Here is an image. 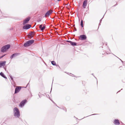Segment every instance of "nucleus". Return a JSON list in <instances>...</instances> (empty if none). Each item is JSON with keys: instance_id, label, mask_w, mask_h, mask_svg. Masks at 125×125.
<instances>
[{"instance_id": "14", "label": "nucleus", "mask_w": 125, "mask_h": 125, "mask_svg": "<svg viewBox=\"0 0 125 125\" xmlns=\"http://www.w3.org/2000/svg\"><path fill=\"white\" fill-rule=\"evenodd\" d=\"M114 123L116 125H119L120 123L118 119H115L114 122Z\"/></svg>"}, {"instance_id": "22", "label": "nucleus", "mask_w": 125, "mask_h": 125, "mask_svg": "<svg viewBox=\"0 0 125 125\" xmlns=\"http://www.w3.org/2000/svg\"><path fill=\"white\" fill-rule=\"evenodd\" d=\"M66 41L67 42H69V43L70 44L71 43V41Z\"/></svg>"}, {"instance_id": "2", "label": "nucleus", "mask_w": 125, "mask_h": 125, "mask_svg": "<svg viewBox=\"0 0 125 125\" xmlns=\"http://www.w3.org/2000/svg\"><path fill=\"white\" fill-rule=\"evenodd\" d=\"M10 45L9 44H7L3 46L1 48V52H4L6 50L10 48Z\"/></svg>"}, {"instance_id": "10", "label": "nucleus", "mask_w": 125, "mask_h": 125, "mask_svg": "<svg viewBox=\"0 0 125 125\" xmlns=\"http://www.w3.org/2000/svg\"><path fill=\"white\" fill-rule=\"evenodd\" d=\"M39 28L42 31H43L45 28V24L40 25L39 26Z\"/></svg>"}, {"instance_id": "20", "label": "nucleus", "mask_w": 125, "mask_h": 125, "mask_svg": "<svg viewBox=\"0 0 125 125\" xmlns=\"http://www.w3.org/2000/svg\"><path fill=\"white\" fill-rule=\"evenodd\" d=\"M10 76L11 78V80L13 81V79L12 76L11 75H10Z\"/></svg>"}, {"instance_id": "30", "label": "nucleus", "mask_w": 125, "mask_h": 125, "mask_svg": "<svg viewBox=\"0 0 125 125\" xmlns=\"http://www.w3.org/2000/svg\"><path fill=\"white\" fill-rule=\"evenodd\" d=\"M90 116V115H89V116H86V117H88V116Z\"/></svg>"}, {"instance_id": "7", "label": "nucleus", "mask_w": 125, "mask_h": 125, "mask_svg": "<svg viewBox=\"0 0 125 125\" xmlns=\"http://www.w3.org/2000/svg\"><path fill=\"white\" fill-rule=\"evenodd\" d=\"M52 11L51 10H50L48 11L45 14L44 16L45 17L49 16L52 13Z\"/></svg>"}, {"instance_id": "19", "label": "nucleus", "mask_w": 125, "mask_h": 125, "mask_svg": "<svg viewBox=\"0 0 125 125\" xmlns=\"http://www.w3.org/2000/svg\"><path fill=\"white\" fill-rule=\"evenodd\" d=\"M51 63L53 65H55L56 64L55 62L54 61H52L51 62Z\"/></svg>"}, {"instance_id": "21", "label": "nucleus", "mask_w": 125, "mask_h": 125, "mask_svg": "<svg viewBox=\"0 0 125 125\" xmlns=\"http://www.w3.org/2000/svg\"><path fill=\"white\" fill-rule=\"evenodd\" d=\"M103 19V18L100 20V22L99 24V25H100L101 23H100L102 21V19Z\"/></svg>"}, {"instance_id": "11", "label": "nucleus", "mask_w": 125, "mask_h": 125, "mask_svg": "<svg viewBox=\"0 0 125 125\" xmlns=\"http://www.w3.org/2000/svg\"><path fill=\"white\" fill-rule=\"evenodd\" d=\"M30 20V18L29 17L27 18L23 21V25H24L28 23Z\"/></svg>"}, {"instance_id": "26", "label": "nucleus", "mask_w": 125, "mask_h": 125, "mask_svg": "<svg viewBox=\"0 0 125 125\" xmlns=\"http://www.w3.org/2000/svg\"><path fill=\"white\" fill-rule=\"evenodd\" d=\"M4 69L6 70V68L5 67H4Z\"/></svg>"}, {"instance_id": "24", "label": "nucleus", "mask_w": 125, "mask_h": 125, "mask_svg": "<svg viewBox=\"0 0 125 125\" xmlns=\"http://www.w3.org/2000/svg\"><path fill=\"white\" fill-rule=\"evenodd\" d=\"M97 114H93L92 115H97Z\"/></svg>"}, {"instance_id": "28", "label": "nucleus", "mask_w": 125, "mask_h": 125, "mask_svg": "<svg viewBox=\"0 0 125 125\" xmlns=\"http://www.w3.org/2000/svg\"><path fill=\"white\" fill-rule=\"evenodd\" d=\"M39 20V21H41V19H40V20Z\"/></svg>"}, {"instance_id": "3", "label": "nucleus", "mask_w": 125, "mask_h": 125, "mask_svg": "<svg viewBox=\"0 0 125 125\" xmlns=\"http://www.w3.org/2000/svg\"><path fill=\"white\" fill-rule=\"evenodd\" d=\"M34 40H33L28 41L24 44V46L25 47L29 46L33 43L34 42Z\"/></svg>"}, {"instance_id": "23", "label": "nucleus", "mask_w": 125, "mask_h": 125, "mask_svg": "<svg viewBox=\"0 0 125 125\" xmlns=\"http://www.w3.org/2000/svg\"><path fill=\"white\" fill-rule=\"evenodd\" d=\"M74 30L75 31H76V28H74Z\"/></svg>"}, {"instance_id": "1", "label": "nucleus", "mask_w": 125, "mask_h": 125, "mask_svg": "<svg viewBox=\"0 0 125 125\" xmlns=\"http://www.w3.org/2000/svg\"><path fill=\"white\" fill-rule=\"evenodd\" d=\"M14 115L16 117L19 118L20 116V112L18 109L17 107H15L13 109Z\"/></svg>"}, {"instance_id": "9", "label": "nucleus", "mask_w": 125, "mask_h": 125, "mask_svg": "<svg viewBox=\"0 0 125 125\" xmlns=\"http://www.w3.org/2000/svg\"><path fill=\"white\" fill-rule=\"evenodd\" d=\"M87 4V1L86 0H84L83 2V8L85 9Z\"/></svg>"}, {"instance_id": "15", "label": "nucleus", "mask_w": 125, "mask_h": 125, "mask_svg": "<svg viewBox=\"0 0 125 125\" xmlns=\"http://www.w3.org/2000/svg\"><path fill=\"white\" fill-rule=\"evenodd\" d=\"M6 63V62L5 61L1 62H0V67H1L2 66H3L5 65Z\"/></svg>"}, {"instance_id": "5", "label": "nucleus", "mask_w": 125, "mask_h": 125, "mask_svg": "<svg viewBox=\"0 0 125 125\" xmlns=\"http://www.w3.org/2000/svg\"><path fill=\"white\" fill-rule=\"evenodd\" d=\"M31 25L29 24H26L25 26L23 27V29H28L31 27Z\"/></svg>"}, {"instance_id": "31", "label": "nucleus", "mask_w": 125, "mask_h": 125, "mask_svg": "<svg viewBox=\"0 0 125 125\" xmlns=\"http://www.w3.org/2000/svg\"><path fill=\"white\" fill-rule=\"evenodd\" d=\"M90 116V115H89V116H86V117H88V116Z\"/></svg>"}, {"instance_id": "17", "label": "nucleus", "mask_w": 125, "mask_h": 125, "mask_svg": "<svg viewBox=\"0 0 125 125\" xmlns=\"http://www.w3.org/2000/svg\"><path fill=\"white\" fill-rule=\"evenodd\" d=\"M70 44L72 46H76V45L77 43L76 42L71 41Z\"/></svg>"}, {"instance_id": "12", "label": "nucleus", "mask_w": 125, "mask_h": 125, "mask_svg": "<svg viewBox=\"0 0 125 125\" xmlns=\"http://www.w3.org/2000/svg\"><path fill=\"white\" fill-rule=\"evenodd\" d=\"M34 35V32L31 31L30 32V33L29 34L28 37L29 38H32Z\"/></svg>"}, {"instance_id": "29", "label": "nucleus", "mask_w": 125, "mask_h": 125, "mask_svg": "<svg viewBox=\"0 0 125 125\" xmlns=\"http://www.w3.org/2000/svg\"><path fill=\"white\" fill-rule=\"evenodd\" d=\"M29 84V83H28V84L27 85V86Z\"/></svg>"}, {"instance_id": "16", "label": "nucleus", "mask_w": 125, "mask_h": 125, "mask_svg": "<svg viewBox=\"0 0 125 125\" xmlns=\"http://www.w3.org/2000/svg\"><path fill=\"white\" fill-rule=\"evenodd\" d=\"M0 75L2 76V77H3L5 79H7V78L5 76L4 73L2 72H1L0 73Z\"/></svg>"}, {"instance_id": "6", "label": "nucleus", "mask_w": 125, "mask_h": 125, "mask_svg": "<svg viewBox=\"0 0 125 125\" xmlns=\"http://www.w3.org/2000/svg\"><path fill=\"white\" fill-rule=\"evenodd\" d=\"M20 86H17L15 89V94H16L19 92L20 90L21 89Z\"/></svg>"}, {"instance_id": "13", "label": "nucleus", "mask_w": 125, "mask_h": 125, "mask_svg": "<svg viewBox=\"0 0 125 125\" xmlns=\"http://www.w3.org/2000/svg\"><path fill=\"white\" fill-rule=\"evenodd\" d=\"M19 54V53H14L10 57V58L11 59H12L13 58L17 56Z\"/></svg>"}, {"instance_id": "32", "label": "nucleus", "mask_w": 125, "mask_h": 125, "mask_svg": "<svg viewBox=\"0 0 125 125\" xmlns=\"http://www.w3.org/2000/svg\"><path fill=\"white\" fill-rule=\"evenodd\" d=\"M52 88L51 89V90H52Z\"/></svg>"}, {"instance_id": "25", "label": "nucleus", "mask_w": 125, "mask_h": 125, "mask_svg": "<svg viewBox=\"0 0 125 125\" xmlns=\"http://www.w3.org/2000/svg\"><path fill=\"white\" fill-rule=\"evenodd\" d=\"M4 55H4L3 56H2V57H1L0 58V59L1 58L3 57L4 56Z\"/></svg>"}, {"instance_id": "27", "label": "nucleus", "mask_w": 125, "mask_h": 125, "mask_svg": "<svg viewBox=\"0 0 125 125\" xmlns=\"http://www.w3.org/2000/svg\"><path fill=\"white\" fill-rule=\"evenodd\" d=\"M57 1H60L61 0H56Z\"/></svg>"}, {"instance_id": "4", "label": "nucleus", "mask_w": 125, "mask_h": 125, "mask_svg": "<svg viewBox=\"0 0 125 125\" xmlns=\"http://www.w3.org/2000/svg\"><path fill=\"white\" fill-rule=\"evenodd\" d=\"M27 101V100L25 99L22 101L20 103V106L22 107L24 106L25 104L26 103Z\"/></svg>"}, {"instance_id": "18", "label": "nucleus", "mask_w": 125, "mask_h": 125, "mask_svg": "<svg viewBox=\"0 0 125 125\" xmlns=\"http://www.w3.org/2000/svg\"><path fill=\"white\" fill-rule=\"evenodd\" d=\"M83 20H82L81 21V25L82 27H83Z\"/></svg>"}, {"instance_id": "8", "label": "nucleus", "mask_w": 125, "mask_h": 125, "mask_svg": "<svg viewBox=\"0 0 125 125\" xmlns=\"http://www.w3.org/2000/svg\"><path fill=\"white\" fill-rule=\"evenodd\" d=\"M80 40H85L86 38V36L84 35H80Z\"/></svg>"}]
</instances>
